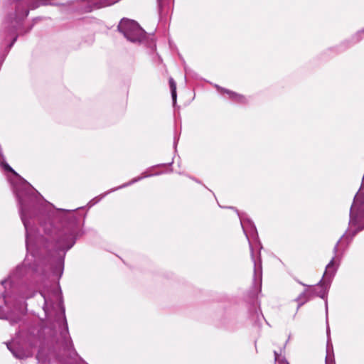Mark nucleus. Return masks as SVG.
Here are the masks:
<instances>
[{"label": "nucleus", "mask_w": 364, "mask_h": 364, "mask_svg": "<svg viewBox=\"0 0 364 364\" xmlns=\"http://www.w3.org/2000/svg\"><path fill=\"white\" fill-rule=\"evenodd\" d=\"M23 223H24V226L26 228V224L25 221L23 220Z\"/></svg>", "instance_id": "obj_10"}, {"label": "nucleus", "mask_w": 364, "mask_h": 364, "mask_svg": "<svg viewBox=\"0 0 364 364\" xmlns=\"http://www.w3.org/2000/svg\"><path fill=\"white\" fill-rule=\"evenodd\" d=\"M228 93L231 95V97L237 98L238 101H240L241 97L240 95L232 92Z\"/></svg>", "instance_id": "obj_7"}, {"label": "nucleus", "mask_w": 364, "mask_h": 364, "mask_svg": "<svg viewBox=\"0 0 364 364\" xmlns=\"http://www.w3.org/2000/svg\"><path fill=\"white\" fill-rule=\"evenodd\" d=\"M333 262L331 261L326 267V272H325V274H327L329 272H333L334 270L332 269V267H333Z\"/></svg>", "instance_id": "obj_3"}, {"label": "nucleus", "mask_w": 364, "mask_h": 364, "mask_svg": "<svg viewBox=\"0 0 364 364\" xmlns=\"http://www.w3.org/2000/svg\"><path fill=\"white\" fill-rule=\"evenodd\" d=\"M118 28L130 41H141L144 36V30L133 20L122 19Z\"/></svg>", "instance_id": "obj_1"}, {"label": "nucleus", "mask_w": 364, "mask_h": 364, "mask_svg": "<svg viewBox=\"0 0 364 364\" xmlns=\"http://www.w3.org/2000/svg\"><path fill=\"white\" fill-rule=\"evenodd\" d=\"M326 364H333V359L329 354L326 356Z\"/></svg>", "instance_id": "obj_5"}, {"label": "nucleus", "mask_w": 364, "mask_h": 364, "mask_svg": "<svg viewBox=\"0 0 364 364\" xmlns=\"http://www.w3.org/2000/svg\"><path fill=\"white\" fill-rule=\"evenodd\" d=\"M3 166H4V168L9 171H11L12 173H14L15 175H17L16 173L6 164H3Z\"/></svg>", "instance_id": "obj_6"}, {"label": "nucleus", "mask_w": 364, "mask_h": 364, "mask_svg": "<svg viewBox=\"0 0 364 364\" xmlns=\"http://www.w3.org/2000/svg\"><path fill=\"white\" fill-rule=\"evenodd\" d=\"M14 355L16 357H17V358H22L21 355H17V354H16L15 353H14Z\"/></svg>", "instance_id": "obj_9"}, {"label": "nucleus", "mask_w": 364, "mask_h": 364, "mask_svg": "<svg viewBox=\"0 0 364 364\" xmlns=\"http://www.w3.org/2000/svg\"><path fill=\"white\" fill-rule=\"evenodd\" d=\"M306 300L307 299H306V295L305 294H301L298 298V301H300L299 305H301L304 303H305L306 301Z\"/></svg>", "instance_id": "obj_4"}, {"label": "nucleus", "mask_w": 364, "mask_h": 364, "mask_svg": "<svg viewBox=\"0 0 364 364\" xmlns=\"http://www.w3.org/2000/svg\"><path fill=\"white\" fill-rule=\"evenodd\" d=\"M277 364H288L286 361H278Z\"/></svg>", "instance_id": "obj_8"}, {"label": "nucleus", "mask_w": 364, "mask_h": 364, "mask_svg": "<svg viewBox=\"0 0 364 364\" xmlns=\"http://www.w3.org/2000/svg\"><path fill=\"white\" fill-rule=\"evenodd\" d=\"M169 84L171 90L173 101L175 103L176 100V85L173 80L171 78L169 80Z\"/></svg>", "instance_id": "obj_2"}]
</instances>
